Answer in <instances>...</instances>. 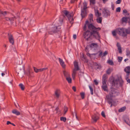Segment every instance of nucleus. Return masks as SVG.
I'll use <instances>...</instances> for the list:
<instances>
[{"label": "nucleus", "mask_w": 130, "mask_h": 130, "mask_svg": "<svg viewBox=\"0 0 130 130\" xmlns=\"http://www.w3.org/2000/svg\"><path fill=\"white\" fill-rule=\"evenodd\" d=\"M101 29V28L95 27L93 24H88L87 25V30L84 33V38L87 41L92 39V36L95 39L100 41V38L99 31Z\"/></svg>", "instance_id": "obj_1"}, {"label": "nucleus", "mask_w": 130, "mask_h": 130, "mask_svg": "<svg viewBox=\"0 0 130 130\" xmlns=\"http://www.w3.org/2000/svg\"><path fill=\"white\" fill-rule=\"evenodd\" d=\"M60 28L61 27L60 26L58 27L55 26L52 27L49 29L48 32V33L50 35H52L54 33L59 32V34H61V31L60 30Z\"/></svg>", "instance_id": "obj_2"}, {"label": "nucleus", "mask_w": 130, "mask_h": 130, "mask_svg": "<svg viewBox=\"0 0 130 130\" xmlns=\"http://www.w3.org/2000/svg\"><path fill=\"white\" fill-rule=\"evenodd\" d=\"M62 15L64 17H66L68 19L69 22L71 23V22L73 21L74 19L72 16L69 13V12L66 10H63L62 11Z\"/></svg>", "instance_id": "obj_3"}, {"label": "nucleus", "mask_w": 130, "mask_h": 130, "mask_svg": "<svg viewBox=\"0 0 130 130\" xmlns=\"http://www.w3.org/2000/svg\"><path fill=\"white\" fill-rule=\"evenodd\" d=\"M119 93L118 90L116 89L112 88L109 92V95L111 98L115 97L118 96Z\"/></svg>", "instance_id": "obj_4"}, {"label": "nucleus", "mask_w": 130, "mask_h": 130, "mask_svg": "<svg viewBox=\"0 0 130 130\" xmlns=\"http://www.w3.org/2000/svg\"><path fill=\"white\" fill-rule=\"evenodd\" d=\"M89 22H90V23H89V22L88 20L86 21L85 25L83 27V30L84 31H86V30L87 28V26L88 24H92L93 23V15L92 14H90L89 15Z\"/></svg>", "instance_id": "obj_5"}, {"label": "nucleus", "mask_w": 130, "mask_h": 130, "mask_svg": "<svg viewBox=\"0 0 130 130\" xmlns=\"http://www.w3.org/2000/svg\"><path fill=\"white\" fill-rule=\"evenodd\" d=\"M74 68L73 70L72 76L73 78L74 79L76 73V71L79 70V68L78 66V62H77L74 61Z\"/></svg>", "instance_id": "obj_6"}, {"label": "nucleus", "mask_w": 130, "mask_h": 130, "mask_svg": "<svg viewBox=\"0 0 130 130\" xmlns=\"http://www.w3.org/2000/svg\"><path fill=\"white\" fill-rule=\"evenodd\" d=\"M116 32L119 35L125 37H126V35L125 33V28H119L116 29Z\"/></svg>", "instance_id": "obj_7"}, {"label": "nucleus", "mask_w": 130, "mask_h": 130, "mask_svg": "<svg viewBox=\"0 0 130 130\" xmlns=\"http://www.w3.org/2000/svg\"><path fill=\"white\" fill-rule=\"evenodd\" d=\"M102 14L103 17L107 18L110 16V12L106 8H104L103 9Z\"/></svg>", "instance_id": "obj_8"}, {"label": "nucleus", "mask_w": 130, "mask_h": 130, "mask_svg": "<svg viewBox=\"0 0 130 130\" xmlns=\"http://www.w3.org/2000/svg\"><path fill=\"white\" fill-rule=\"evenodd\" d=\"M8 35L9 42L11 43L12 45H13L14 44V40L12 35L9 33H8Z\"/></svg>", "instance_id": "obj_9"}, {"label": "nucleus", "mask_w": 130, "mask_h": 130, "mask_svg": "<svg viewBox=\"0 0 130 130\" xmlns=\"http://www.w3.org/2000/svg\"><path fill=\"white\" fill-rule=\"evenodd\" d=\"M108 78V77L106 74H105L103 75L102 79V84H105L106 83Z\"/></svg>", "instance_id": "obj_10"}, {"label": "nucleus", "mask_w": 130, "mask_h": 130, "mask_svg": "<svg viewBox=\"0 0 130 130\" xmlns=\"http://www.w3.org/2000/svg\"><path fill=\"white\" fill-rule=\"evenodd\" d=\"M47 69V68H45L37 69V68L34 67V70L35 71L36 73H37L38 72L43 71L46 70Z\"/></svg>", "instance_id": "obj_11"}, {"label": "nucleus", "mask_w": 130, "mask_h": 130, "mask_svg": "<svg viewBox=\"0 0 130 130\" xmlns=\"http://www.w3.org/2000/svg\"><path fill=\"white\" fill-rule=\"evenodd\" d=\"M86 10H84L83 9L81 10V15L82 18H84L86 16Z\"/></svg>", "instance_id": "obj_12"}, {"label": "nucleus", "mask_w": 130, "mask_h": 130, "mask_svg": "<svg viewBox=\"0 0 130 130\" xmlns=\"http://www.w3.org/2000/svg\"><path fill=\"white\" fill-rule=\"evenodd\" d=\"M58 59L60 64L63 68H64L66 67V65L64 64V62L60 58H59Z\"/></svg>", "instance_id": "obj_13"}, {"label": "nucleus", "mask_w": 130, "mask_h": 130, "mask_svg": "<svg viewBox=\"0 0 130 130\" xmlns=\"http://www.w3.org/2000/svg\"><path fill=\"white\" fill-rule=\"evenodd\" d=\"M119 83V79H114L112 81V84H114L115 86L117 87L118 86V85Z\"/></svg>", "instance_id": "obj_14"}, {"label": "nucleus", "mask_w": 130, "mask_h": 130, "mask_svg": "<svg viewBox=\"0 0 130 130\" xmlns=\"http://www.w3.org/2000/svg\"><path fill=\"white\" fill-rule=\"evenodd\" d=\"M99 117L96 115H94L92 116V119L93 120V121L96 122L97 120L99 119Z\"/></svg>", "instance_id": "obj_15"}, {"label": "nucleus", "mask_w": 130, "mask_h": 130, "mask_svg": "<svg viewBox=\"0 0 130 130\" xmlns=\"http://www.w3.org/2000/svg\"><path fill=\"white\" fill-rule=\"evenodd\" d=\"M7 13L6 11H2L0 10V18H2L3 17L5 16Z\"/></svg>", "instance_id": "obj_16"}, {"label": "nucleus", "mask_w": 130, "mask_h": 130, "mask_svg": "<svg viewBox=\"0 0 130 130\" xmlns=\"http://www.w3.org/2000/svg\"><path fill=\"white\" fill-rule=\"evenodd\" d=\"M117 46L118 47V49L119 51V53L121 54L122 53V51L120 44L119 43L117 42Z\"/></svg>", "instance_id": "obj_17"}, {"label": "nucleus", "mask_w": 130, "mask_h": 130, "mask_svg": "<svg viewBox=\"0 0 130 130\" xmlns=\"http://www.w3.org/2000/svg\"><path fill=\"white\" fill-rule=\"evenodd\" d=\"M60 91L59 90L57 89L55 92V95L56 97L58 98L60 96Z\"/></svg>", "instance_id": "obj_18"}, {"label": "nucleus", "mask_w": 130, "mask_h": 130, "mask_svg": "<svg viewBox=\"0 0 130 130\" xmlns=\"http://www.w3.org/2000/svg\"><path fill=\"white\" fill-rule=\"evenodd\" d=\"M102 88L105 91H107L108 90L107 86L106 83H105V84H103Z\"/></svg>", "instance_id": "obj_19"}, {"label": "nucleus", "mask_w": 130, "mask_h": 130, "mask_svg": "<svg viewBox=\"0 0 130 130\" xmlns=\"http://www.w3.org/2000/svg\"><path fill=\"white\" fill-rule=\"evenodd\" d=\"M125 71L127 73V74H128V75L130 73V67L128 66L125 68L124 69Z\"/></svg>", "instance_id": "obj_20"}, {"label": "nucleus", "mask_w": 130, "mask_h": 130, "mask_svg": "<svg viewBox=\"0 0 130 130\" xmlns=\"http://www.w3.org/2000/svg\"><path fill=\"white\" fill-rule=\"evenodd\" d=\"M98 46V45L96 43H92L90 45V47L91 48H96Z\"/></svg>", "instance_id": "obj_21"}, {"label": "nucleus", "mask_w": 130, "mask_h": 130, "mask_svg": "<svg viewBox=\"0 0 130 130\" xmlns=\"http://www.w3.org/2000/svg\"><path fill=\"white\" fill-rule=\"evenodd\" d=\"M12 112L17 115H20V112L16 109H14L12 111Z\"/></svg>", "instance_id": "obj_22"}, {"label": "nucleus", "mask_w": 130, "mask_h": 130, "mask_svg": "<svg viewBox=\"0 0 130 130\" xmlns=\"http://www.w3.org/2000/svg\"><path fill=\"white\" fill-rule=\"evenodd\" d=\"M119 86L120 87H122L123 84V81L122 79L121 78L119 79Z\"/></svg>", "instance_id": "obj_23"}, {"label": "nucleus", "mask_w": 130, "mask_h": 130, "mask_svg": "<svg viewBox=\"0 0 130 130\" xmlns=\"http://www.w3.org/2000/svg\"><path fill=\"white\" fill-rule=\"evenodd\" d=\"M126 108V107L125 106L123 107L118 110V112H121L124 111H125Z\"/></svg>", "instance_id": "obj_24"}, {"label": "nucleus", "mask_w": 130, "mask_h": 130, "mask_svg": "<svg viewBox=\"0 0 130 130\" xmlns=\"http://www.w3.org/2000/svg\"><path fill=\"white\" fill-rule=\"evenodd\" d=\"M95 15L97 17H99L101 15V13H100L98 10L95 11Z\"/></svg>", "instance_id": "obj_25"}, {"label": "nucleus", "mask_w": 130, "mask_h": 130, "mask_svg": "<svg viewBox=\"0 0 130 130\" xmlns=\"http://www.w3.org/2000/svg\"><path fill=\"white\" fill-rule=\"evenodd\" d=\"M63 73L65 77H68L70 76V74L68 72H66L65 71H63Z\"/></svg>", "instance_id": "obj_26"}, {"label": "nucleus", "mask_w": 130, "mask_h": 130, "mask_svg": "<svg viewBox=\"0 0 130 130\" xmlns=\"http://www.w3.org/2000/svg\"><path fill=\"white\" fill-rule=\"evenodd\" d=\"M125 33L127 36V34H130V29L129 28L127 29L125 28Z\"/></svg>", "instance_id": "obj_27"}, {"label": "nucleus", "mask_w": 130, "mask_h": 130, "mask_svg": "<svg viewBox=\"0 0 130 130\" xmlns=\"http://www.w3.org/2000/svg\"><path fill=\"white\" fill-rule=\"evenodd\" d=\"M102 17H98L96 19L97 22L98 23H101L102 20Z\"/></svg>", "instance_id": "obj_28"}, {"label": "nucleus", "mask_w": 130, "mask_h": 130, "mask_svg": "<svg viewBox=\"0 0 130 130\" xmlns=\"http://www.w3.org/2000/svg\"><path fill=\"white\" fill-rule=\"evenodd\" d=\"M64 18V17L62 15L60 16L59 21L61 23H62L63 22Z\"/></svg>", "instance_id": "obj_29"}, {"label": "nucleus", "mask_w": 130, "mask_h": 130, "mask_svg": "<svg viewBox=\"0 0 130 130\" xmlns=\"http://www.w3.org/2000/svg\"><path fill=\"white\" fill-rule=\"evenodd\" d=\"M32 72H31L29 70H28L26 72V74L29 77H30L31 76V74L32 73Z\"/></svg>", "instance_id": "obj_30"}, {"label": "nucleus", "mask_w": 130, "mask_h": 130, "mask_svg": "<svg viewBox=\"0 0 130 130\" xmlns=\"http://www.w3.org/2000/svg\"><path fill=\"white\" fill-rule=\"evenodd\" d=\"M5 18L6 20L7 21H11L14 20V18H9L5 17Z\"/></svg>", "instance_id": "obj_31"}, {"label": "nucleus", "mask_w": 130, "mask_h": 130, "mask_svg": "<svg viewBox=\"0 0 130 130\" xmlns=\"http://www.w3.org/2000/svg\"><path fill=\"white\" fill-rule=\"evenodd\" d=\"M87 3L85 2L83 3V9L84 10H86L87 8Z\"/></svg>", "instance_id": "obj_32"}, {"label": "nucleus", "mask_w": 130, "mask_h": 130, "mask_svg": "<svg viewBox=\"0 0 130 130\" xmlns=\"http://www.w3.org/2000/svg\"><path fill=\"white\" fill-rule=\"evenodd\" d=\"M67 80L68 81L69 83H71L72 82V79L70 77V76L67 77L66 78Z\"/></svg>", "instance_id": "obj_33"}, {"label": "nucleus", "mask_w": 130, "mask_h": 130, "mask_svg": "<svg viewBox=\"0 0 130 130\" xmlns=\"http://www.w3.org/2000/svg\"><path fill=\"white\" fill-rule=\"evenodd\" d=\"M127 20V17H123L122 19V22L126 23Z\"/></svg>", "instance_id": "obj_34"}, {"label": "nucleus", "mask_w": 130, "mask_h": 130, "mask_svg": "<svg viewBox=\"0 0 130 130\" xmlns=\"http://www.w3.org/2000/svg\"><path fill=\"white\" fill-rule=\"evenodd\" d=\"M19 86L22 90L23 91L24 90L25 87L23 84H20L19 85Z\"/></svg>", "instance_id": "obj_35"}, {"label": "nucleus", "mask_w": 130, "mask_h": 130, "mask_svg": "<svg viewBox=\"0 0 130 130\" xmlns=\"http://www.w3.org/2000/svg\"><path fill=\"white\" fill-rule=\"evenodd\" d=\"M129 76L128 74H127L126 75L125 79L126 80L127 82L130 83V79L129 78Z\"/></svg>", "instance_id": "obj_36"}, {"label": "nucleus", "mask_w": 130, "mask_h": 130, "mask_svg": "<svg viewBox=\"0 0 130 130\" xmlns=\"http://www.w3.org/2000/svg\"><path fill=\"white\" fill-rule=\"evenodd\" d=\"M81 97L82 99H84L85 98V93L84 92H82L80 93Z\"/></svg>", "instance_id": "obj_37"}, {"label": "nucleus", "mask_w": 130, "mask_h": 130, "mask_svg": "<svg viewBox=\"0 0 130 130\" xmlns=\"http://www.w3.org/2000/svg\"><path fill=\"white\" fill-rule=\"evenodd\" d=\"M94 65L95 67L96 66H98V67H95V68L97 69H100L101 68V66L99 64L97 63H95Z\"/></svg>", "instance_id": "obj_38"}, {"label": "nucleus", "mask_w": 130, "mask_h": 130, "mask_svg": "<svg viewBox=\"0 0 130 130\" xmlns=\"http://www.w3.org/2000/svg\"><path fill=\"white\" fill-rule=\"evenodd\" d=\"M111 72V69L110 68H108L106 71V73L107 74L109 75L110 74Z\"/></svg>", "instance_id": "obj_39"}, {"label": "nucleus", "mask_w": 130, "mask_h": 130, "mask_svg": "<svg viewBox=\"0 0 130 130\" xmlns=\"http://www.w3.org/2000/svg\"><path fill=\"white\" fill-rule=\"evenodd\" d=\"M90 4H92L93 5H94L95 3V0H90Z\"/></svg>", "instance_id": "obj_40"}, {"label": "nucleus", "mask_w": 130, "mask_h": 130, "mask_svg": "<svg viewBox=\"0 0 130 130\" xmlns=\"http://www.w3.org/2000/svg\"><path fill=\"white\" fill-rule=\"evenodd\" d=\"M68 110V108L66 106H64V115H65L66 112H67Z\"/></svg>", "instance_id": "obj_41"}, {"label": "nucleus", "mask_w": 130, "mask_h": 130, "mask_svg": "<svg viewBox=\"0 0 130 130\" xmlns=\"http://www.w3.org/2000/svg\"><path fill=\"white\" fill-rule=\"evenodd\" d=\"M60 120L61 121H63L64 122H65L66 120V117H61L60 118Z\"/></svg>", "instance_id": "obj_42"}, {"label": "nucleus", "mask_w": 130, "mask_h": 130, "mask_svg": "<svg viewBox=\"0 0 130 130\" xmlns=\"http://www.w3.org/2000/svg\"><path fill=\"white\" fill-rule=\"evenodd\" d=\"M89 87L90 90L91 94V95H93V88L90 86H89Z\"/></svg>", "instance_id": "obj_43"}, {"label": "nucleus", "mask_w": 130, "mask_h": 130, "mask_svg": "<svg viewBox=\"0 0 130 130\" xmlns=\"http://www.w3.org/2000/svg\"><path fill=\"white\" fill-rule=\"evenodd\" d=\"M123 58L121 57H118V60L119 62H121L122 59Z\"/></svg>", "instance_id": "obj_44"}, {"label": "nucleus", "mask_w": 130, "mask_h": 130, "mask_svg": "<svg viewBox=\"0 0 130 130\" xmlns=\"http://www.w3.org/2000/svg\"><path fill=\"white\" fill-rule=\"evenodd\" d=\"M130 55V51L128 49L126 51V55L128 56Z\"/></svg>", "instance_id": "obj_45"}, {"label": "nucleus", "mask_w": 130, "mask_h": 130, "mask_svg": "<svg viewBox=\"0 0 130 130\" xmlns=\"http://www.w3.org/2000/svg\"><path fill=\"white\" fill-rule=\"evenodd\" d=\"M112 98H111L109 100H108V102L109 104H112Z\"/></svg>", "instance_id": "obj_46"}, {"label": "nucleus", "mask_w": 130, "mask_h": 130, "mask_svg": "<svg viewBox=\"0 0 130 130\" xmlns=\"http://www.w3.org/2000/svg\"><path fill=\"white\" fill-rule=\"evenodd\" d=\"M108 63L110 65H113V61L111 60H109L108 61Z\"/></svg>", "instance_id": "obj_47"}, {"label": "nucleus", "mask_w": 130, "mask_h": 130, "mask_svg": "<svg viewBox=\"0 0 130 130\" xmlns=\"http://www.w3.org/2000/svg\"><path fill=\"white\" fill-rule=\"evenodd\" d=\"M121 11V8L120 7H118L116 8V11L117 12H120Z\"/></svg>", "instance_id": "obj_48"}, {"label": "nucleus", "mask_w": 130, "mask_h": 130, "mask_svg": "<svg viewBox=\"0 0 130 130\" xmlns=\"http://www.w3.org/2000/svg\"><path fill=\"white\" fill-rule=\"evenodd\" d=\"M89 47H90V45L86 46L85 48V50L86 52L88 51V50Z\"/></svg>", "instance_id": "obj_49"}, {"label": "nucleus", "mask_w": 130, "mask_h": 130, "mask_svg": "<svg viewBox=\"0 0 130 130\" xmlns=\"http://www.w3.org/2000/svg\"><path fill=\"white\" fill-rule=\"evenodd\" d=\"M74 114L75 115V116L76 118L77 119H78L77 117V114H76V112L75 111H74V114L73 112L72 113V115H73V116H74Z\"/></svg>", "instance_id": "obj_50"}, {"label": "nucleus", "mask_w": 130, "mask_h": 130, "mask_svg": "<svg viewBox=\"0 0 130 130\" xmlns=\"http://www.w3.org/2000/svg\"><path fill=\"white\" fill-rule=\"evenodd\" d=\"M80 58L82 60H84V59H85L86 58L85 56L83 54L82 56Z\"/></svg>", "instance_id": "obj_51"}, {"label": "nucleus", "mask_w": 130, "mask_h": 130, "mask_svg": "<svg viewBox=\"0 0 130 130\" xmlns=\"http://www.w3.org/2000/svg\"><path fill=\"white\" fill-rule=\"evenodd\" d=\"M108 52L107 51H105L103 54V56H105L108 54Z\"/></svg>", "instance_id": "obj_52"}, {"label": "nucleus", "mask_w": 130, "mask_h": 130, "mask_svg": "<svg viewBox=\"0 0 130 130\" xmlns=\"http://www.w3.org/2000/svg\"><path fill=\"white\" fill-rule=\"evenodd\" d=\"M121 1V0H118L116 2V4H120V3Z\"/></svg>", "instance_id": "obj_53"}, {"label": "nucleus", "mask_w": 130, "mask_h": 130, "mask_svg": "<svg viewBox=\"0 0 130 130\" xmlns=\"http://www.w3.org/2000/svg\"><path fill=\"white\" fill-rule=\"evenodd\" d=\"M106 98L107 100H109L111 98H110V96L109 95H108L106 96Z\"/></svg>", "instance_id": "obj_54"}, {"label": "nucleus", "mask_w": 130, "mask_h": 130, "mask_svg": "<svg viewBox=\"0 0 130 130\" xmlns=\"http://www.w3.org/2000/svg\"><path fill=\"white\" fill-rule=\"evenodd\" d=\"M112 35L114 36H116V32L115 31H113L112 32Z\"/></svg>", "instance_id": "obj_55"}, {"label": "nucleus", "mask_w": 130, "mask_h": 130, "mask_svg": "<svg viewBox=\"0 0 130 130\" xmlns=\"http://www.w3.org/2000/svg\"><path fill=\"white\" fill-rule=\"evenodd\" d=\"M101 115L103 117H105V113L104 111H103L101 113Z\"/></svg>", "instance_id": "obj_56"}, {"label": "nucleus", "mask_w": 130, "mask_h": 130, "mask_svg": "<svg viewBox=\"0 0 130 130\" xmlns=\"http://www.w3.org/2000/svg\"><path fill=\"white\" fill-rule=\"evenodd\" d=\"M93 82H94L95 85H97L98 84V82H97L96 80H94Z\"/></svg>", "instance_id": "obj_57"}, {"label": "nucleus", "mask_w": 130, "mask_h": 130, "mask_svg": "<svg viewBox=\"0 0 130 130\" xmlns=\"http://www.w3.org/2000/svg\"><path fill=\"white\" fill-rule=\"evenodd\" d=\"M72 89L74 90V92H75L76 91V88L75 87V86H73L72 87Z\"/></svg>", "instance_id": "obj_58"}, {"label": "nucleus", "mask_w": 130, "mask_h": 130, "mask_svg": "<svg viewBox=\"0 0 130 130\" xmlns=\"http://www.w3.org/2000/svg\"><path fill=\"white\" fill-rule=\"evenodd\" d=\"M75 1H77V0H71L70 2L71 3H74Z\"/></svg>", "instance_id": "obj_59"}, {"label": "nucleus", "mask_w": 130, "mask_h": 130, "mask_svg": "<svg viewBox=\"0 0 130 130\" xmlns=\"http://www.w3.org/2000/svg\"><path fill=\"white\" fill-rule=\"evenodd\" d=\"M115 6L113 4H112L111 5V7L113 10H114Z\"/></svg>", "instance_id": "obj_60"}, {"label": "nucleus", "mask_w": 130, "mask_h": 130, "mask_svg": "<svg viewBox=\"0 0 130 130\" xmlns=\"http://www.w3.org/2000/svg\"><path fill=\"white\" fill-rule=\"evenodd\" d=\"M102 55H103V53L101 51L100 52V53H99V56H102Z\"/></svg>", "instance_id": "obj_61"}, {"label": "nucleus", "mask_w": 130, "mask_h": 130, "mask_svg": "<svg viewBox=\"0 0 130 130\" xmlns=\"http://www.w3.org/2000/svg\"><path fill=\"white\" fill-rule=\"evenodd\" d=\"M73 38L74 39H76V35L75 34H74L73 35Z\"/></svg>", "instance_id": "obj_62"}, {"label": "nucleus", "mask_w": 130, "mask_h": 130, "mask_svg": "<svg viewBox=\"0 0 130 130\" xmlns=\"http://www.w3.org/2000/svg\"><path fill=\"white\" fill-rule=\"evenodd\" d=\"M23 71H21L20 72H18V75H19V74H21L22 73H23Z\"/></svg>", "instance_id": "obj_63"}, {"label": "nucleus", "mask_w": 130, "mask_h": 130, "mask_svg": "<svg viewBox=\"0 0 130 130\" xmlns=\"http://www.w3.org/2000/svg\"><path fill=\"white\" fill-rule=\"evenodd\" d=\"M86 55H87L89 57H91V55H90V54L89 53H88V52L86 54Z\"/></svg>", "instance_id": "obj_64"}]
</instances>
